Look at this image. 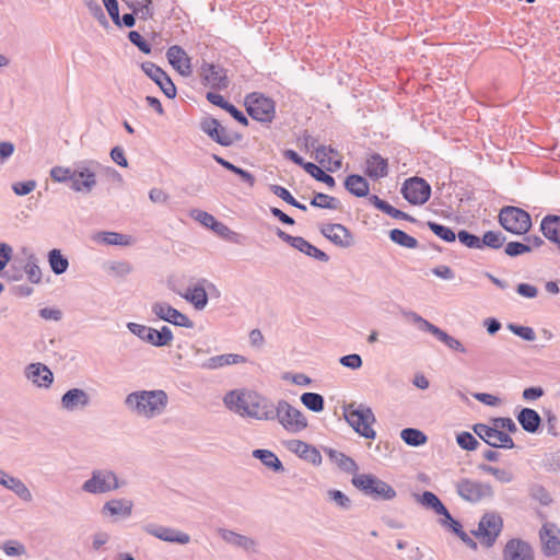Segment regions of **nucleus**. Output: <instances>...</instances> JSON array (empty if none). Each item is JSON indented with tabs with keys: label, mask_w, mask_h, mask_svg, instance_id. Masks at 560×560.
Here are the masks:
<instances>
[{
	"label": "nucleus",
	"mask_w": 560,
	"mask_h": 560,
	"mask_svg": "<svg viewBox=\"0 0 560 560\" xmlns=\"http://www.w3.org/2000/svg\"><path fill=\"white\" fill-rule=\"evenodd\" d=\"M404 315L407 319H409L413 324H416L420 330L428 331V332L432 334L435 338H438L440 336V334L442 332L441 328L433 325L429 320L424 319L416 312L409 311V312L404 313Z\"/></svg>",
	"instance_id": "nucleus-42"
},
{
	"label": "nucleus",
	"mask_w": 560,
	"mask_h": 560,
	"mask_svg": "<svg viewBox=\"0 0 560 560\" xmlns=\"http://www.w3.org/2000/svg\"><path fill=\"white\" fill-rule=\"evenodd\" d=\"M247 114L257 121L269 124L276 114L275 101L261 93L253 92L245 97Z\"/></svg>",
	"instance_id": "nucleus-8"
},
{
	"label": "nucleus",
	"mask_w": 560,
	"mask_h": 560,
	"mask_svg": "<svg viewBox=\"0 0 560 560\" xmlns=\"http://www.w3.org/2000/svg\"><path fill=\"white\" fill-rule=\"evenodd\" d=\"M223 402L228 409L242 417L267 421L273 420V402L257 392L246 389L230 390L224 395Z\"/></svg>",
	"instance_id": "nucleus-1"
},
{
	"label": "nucleus",
	"mask_w": 560,
	"mask_h": 560,
	"mask_svg": "<svg viewBox=\"0 0 560 560\" xmlns=\"http://www.w3.org/2000/svg\"><path fill=\"white\" fill-rule=\"evenodd\" d=\"M152 313L162 320L175 326L192 328L194 322L185 314L174 308L166 302H155L152 304Z\"/></svg>",
	"instance_id": "nucleus-18"
},
{
	"label": "nucleus",
	"mask_w": 560,
	"mask_h": 560,
	"mask_svg": "<svg viewBox=\"0 0 560 560\" xmlns=\"http://www.w3.org/2000/svg\"><path fill=\"white\" fill-rule=\"evenodd\" d=\"M504 252L510 257H516L523 254H527L532 252V246L529 244L521 243V242H509L505 245Z\"/></svg>",
	"instance_id": "nucleus-57"
},
{
	"label": "nucleus",
	"mask_w": 560,
	"mask_h": 560,
	"mask_svg": "<svg viewBox=\"0 0 560 560\" xmlns=\"http://www.w3.org/2000/svg\"><path fill=\"white\" fill-rule=\"evenodd\" d=\"M220 536L225 542L245 551H252L256 546L255 540L250 537L237 534L230 529H220Z\"/></svg>",
	"instance_id": "nucleus-33"
},
{
	"label": "nucleus",
	"mask_w": 560,
	"mask_h": 560,
	"mask_svg": "<svg viewBox=\"0 0 560 560\" xmlns=\"http://www.w3.org/2000/svg\"><path fill=\"white\" fill-rule=\"evenodd\" d=\"M304 170L311 175L313 176L316 180L318 182H322L324 184H326L329 188H334L335 185H336V180L335 178L325 173L320 167H318L316 164L312 163V162H307L305 165H304Z\"/></svg>",
	"instance_id": "nucleus-47"
},
{
	"label": "nucleus",
	"mask_w": 560,
	"mask_h": 560,
	"mask_svg": "<svg viewBox=\"0 0 560 560\" xmlns=\"http://www.w3.org/2000/svg\"><path fill=\"white\" fill-rule=\"evenodd\" d=\"M456 441L457 444L466 451H475L479 445V442L476 440V438L466 431L457 434Z\"/></svg>",
	"instance_id": "nucleus-59"
},
{
	"label": "nucleus",
	"mask_w": 560,
	"mask_h": 560,
	"mask_svg": "<svg viewBox=\"0 0 560 560\" xmlns=\"http://www.w3.org/2000/svg\"><path fill=\"white\" fill-rule=\"evenodd\" d=\"M93 240L106 245H130V236L117 232H98Z\"/></svg>",
	"instance_id": "nucleus-39"
},
{
	"label": "nucleus",
	"mask_w": 560,
	"mask_h": 560,
	"mask_svg": "<svg viewBox=\"0 0 560 560\" xmlns=\"http://www.w3.org/2000/svg\"><path fill=\"white\" fill-rule=\"evenodd\" d=\"M400 438L410 446H420L425 444L428 441L427 435L422 431L413 428H406L401 430Z\"/></svg>",
	"instance_id": "nucleus-44"
},
{
	"label": "nucleus",
	"mask_w": 560,
	"mask_h": 560,
	"mask_svg": "<svg viewBox=\"0 0 560 560\" xmlns=\"http://www.w3.org/2000/svg\"><path fill=\"white\" fill-rule=\"evenodd\" d=\"M506 237L500 231H488L480 237L481 249L489 247L492 249H499L503 246Z\"/></svg>",
	"instance_id": "nucleus-45"
},
{
	"label": "nucleus",
	"mask_w": 560,
	"mask_h": 560,
	"mask_svg": "<svg viewBox=\"0 0 560 560\" xmlns=\"http://www.w3.org/2000/svg\"><path fill=\"white\" fill-rule=\"evenodd\" d=\"M401 194L408 202L423 205L430 198L431 186L421 177H411L404 183Z\"/></svg>",
	"instance_id": "nucleus-15"
},
{
	"label": "nucleus",
	"mask_w": 560,
	"mask_h": 560,
	"mask_svg": "<svg viewBox=\"0 0 560 560\" xmlns=\"http://www.w3.org/2000/svg\"><path fill=\"white\" fill-rule=\"evenodd\" d=\"M48 262L55 275H62L69 268L68 258L65 257L57 248H54L48 253Z\"/></svg>",
	"instance_id": "nucleus-41"
},
{
	"label": "nucleus",
	"mask_w": 560,
	"mask_h": 560,
	"mask_svg": "<svg viewBox=\"0 0 560 560\" xmlns=\"http://www.w3.org/2000/svg\"><path fill=\"white\" fill-rule=\"evenodd\" d=\"M206 287L214 288L207 279H199L192 287H189L185 293L177 292L187 302L194 305L196 310H203L208 304V294Z\"/></svg>",
	"instance_id": "nucleus-22"
},
{
	"label": "nucleus",
	"mask_w": 560,
	"mask_h": 560,
	"mask_svg": "<svg viewBox=\"0 0 560 560\" xmlns=\"http://www.w3.org/2000/svg\"><path fill=\"white\" fill-rule=\"evenodd\" d=\"M541 551L551 557L560 553V528L555 523L546 522L539 530Z\"/></svg>",
	"instance_id": "nucleus-20"
},
{
	"label": "nucleus",
	"mask_w": 560,
	"mask_h": 560,
	"mask_svg": "<svg viewBox=\"0 0 560 560\" xmlns=\"http://www.w3.org/2000/svg\"><path fill=\"white\" fill-rule=\"evenodd\" d=\"M347 423L361 436L374 440L376 436L372 424L376 421L372 409L364 404L350 402L342 407Z\"/></svg>",
	"instance_id": "nucleus-3"
},
{
	"label": "nucleus",
	"mask_w": 560,
	"mask_h": 560,
	"mask_svg": "<svg viewBox=\"0 0 560 560\" xmlns=\"http://www.w3.org/2000/svg\"><path fill=\"white\" fill-rule=\"evenodd\" d=\"M334 155H338V151L330 145L318 144L315 148V158L319 163H323L325 160L331 162Z\"/></svg>",
	"instance_id": "nucleus-62"
},
{
	"label": "nucleus",
	"mask_w": 560,
	"mask_h": 560,
	"mask_svg": "<svg viewBox=\"0 0 560 560\" xmlns=\"http://www.w3.org/2000/svg\"><path fill=\"white\" fill-rule=\"evenodd\" d=\"M1 548L10 557H19L26 553L24 545L18 540H7L2 544Z\"/></svg>",
	"instance_id": "nucleus-58"
},
{
	"label": "nucleus",
	"mask_w": 560,
	"mask_h": 560,
	"mask_svg": "<svg viewBox=\"0 0 560 560\" xmlns=\"http://www.w3.org/2000/svg\"><path fill=\"white\" fill-rule=\"evenodd\" d=\"M544 236L555 244H560V215L548 214L540 223Z\"/></svg>",
	"instance_id": "nucleus-31"
},
{
	"label": "nucleus",
	"mask_w": 560,
	"mask_h": 560,
	"mask_svg": "<svg viewBox=\"0 0 560 560\" xmlns=\"http://www.w3.org/2000/svg\"><path fill=\"white\" fill-rule=\"evenodd\" d=\"M438 339L440 341H442L443 343H445L450 349H452L454 351H457V352H460V353H466L467 352L466 348L463 346V343L458 339H456L453 336L448 335L444 330H442V332L440 334Z\"/></svg>",
	"instance_id": "nucleus-61"
},
{
	"label": "nucleus",
	"mask_w": 560,
	"mask_h": 560,
	"mask_svg": "<svg viewBox=\"0 0 560 560\" xmlns=\"http://www.w3.org/2000/svg\"><path fill=\"white\" fill-rule=\"evenodd\" d=\"M25 272L27 279L32 283H39L42 280V270L37 264V258L34 254H30L27 262L25 265Z\"/></svg>",
	"instance_id": "nucleus-50"
},
{
	"label": "nucleus",
	"mask_w": 560,
	"mask_h": 560,
	"mask_svg": "<svg viewBox=\"0 0 560 560\" xmlns=\"http://www.w3.org/2000/svg\"><path fill=\"white\" fill-rule=\"evenodd\" d=\"M133 503L128 499H113L107 501L103 508V514L112 516L129 517L132 513Z\"/></svg>",
	"instance_id": "nucleus-30"
},
{
	"label": "nucleus",
	"mask_w": 560,
	"mask_h": 560,
	"mask_svg": "<svg viewBox=\"0 0 560 560\" xmlns=\"http://www.w3.org/2000/svg\"><path fill=\"white\" fill-rule=\"evenodd\" d=\"M4 488L14 492L24 502H31L33 495L26 485L19 478L9 475Z\"/></svg>",
	"instance_id": "nucleus-38"
},
{
	"label": "nucleus",
	"mask_w": 560,
	"mask_h": 560,
	"mask_svg": "<svg viewBox=\"0 0 560 560\" xmlns=\"http://www.w3.org/2000/svg\"><path fill=\"white\" fill-rule=\"evenodd\" d=\"M389 238L394 243L400 245L405 248H416L418 246V241L413 237L407 234L405 231L399 229H393L389 232Z\"/></svg>",
	"instance_id": "nucleus-48"
},
{
	"label": "nucleus",
	"mask_w": 560,
	"mask_h": 560,
	"mask_svg": "<svg viewBox=\"0 0 560 560\" xmlns=\"http://www.w3.org/2000/svg\"><path fill=\"white\" fill-rule=\"evenodd\" d=\"M427 224H428L429 229L441 240L448 242V243L454 242L456 240L455 232L452 229H450L448 226L439 224L433 221H429Z\"/></svg>",
	"instance_id": "nucleus-51"
},
{
	"label": "nucleus",
	"mask_w": 560,
	"mask_h": 560,
	"mask_svg": "<svg viewBox=\"0 0 560 560\" xmlns=\"http://www.w3.org/2000/svg\"><path fill=\"white\" fill-rule=\"evenodd\" d=\"M516 419L524 431L528 433H536L541 424V418L539 413L532 408H523Z\"/></svg>",
	"instance_id": "nucleus-32"
},
{
	"label": "nucleus",
	"mask_w": 560,
	"mask_h": 560,
	"mask_svg": "<svg viewBox=\"0 0 560 560\" xmlns=\"http://www.w3.org/2000/svg\"><path fill=\"white\" fill-rule=\"evenodd\" d=\"M200 129L211 140L222 147H230L241 139V135L229 131L219 122L218 119L210 116L202 118L200 121Z\"/></svg>",
	"instance_id": "nucleus-13"
},
{
	"label": "nucleus",
	"mask_w": 560,
	"mask_h": 560,
	"mask_svg": "<svg viewBox=\"0 0 560 560\" xmlns=\"http://www.w3.org/2000/svg\"><path fill=\"white\" fill-rule=\"evenodd\" d=\"M201 82L214 90H225L230 85L226 70L214 63L203 61L200 66Z\"/></svg>",
	"instance_id": "nucleus-16"
},
{
	"label": "nucleus",
	"mask_w": 560,
	"mask_h": 560,
	"mask_svg": "<svg viewBox=\"0 0 560 560\" xmlns=\"http://www.w3.org/2000/svg\"><path fill=\"white\" fill-rule=\"evenodd\" d=\"M107 270L117 277H125L132 271V267L128 261H113Z\"/></svg>",
	"instance_id": "nucleus-63"
},
{
	"label": "nucleus",
	"mask_w": 560,
	"mask_h": 560,
	"mask_svg": "<svg viewBox=\"0 0 560 560\" xmlns=\"http://www.w3.org/2000/svg\"><path fill=\"white\" fill-rule=\"evenodd\" d=\"M218 236L222 237L225 241L232 242V243H240V235L232 231L226 224L217 221L215 224L211 229Z\"/></svg>",
	"instance_id": "nucleus-53"
},
{
	"label": "nucleus",
	"mask_w": 560,
	"mask_h": 560,
	"mask_svg": "<svg viewBox=\"0 0 560 560\" xmlns=\"http://www.w3.org/2000/svg\"><path fill=\"white\" fill-rule=\"evenodd\" d=\"M276 419L290 433H299L307 427V420L302 411L283 399L275 406L273 420Z\"/></svg>",
	"instance_id": "nucleus-6"
},
{
	"label": "nucleus",
	"mask_w": 560,
	"mask_h": 560,
	"mask_svg": "<svg viewBox=\"0 0 560 560\" xmlns=\"http://www.w3.org/2000/svg\"><path fill=\"white\" fill-rule=\"evenodd\" d=\"M287 447L302 459L312 463L315 466H318L322 463V455L319 451L311 444L300 440H291L288 442Z\"/></svg>",
	"instance_id": "nucleus-26"
},
{
	"label": "nucleus",
	"mask_w": 560,
	"mask_h": 560,
	"mask_svg": "<svg viewBox=\"0 0 560 560\" xmlns=\"http://www.w3.org/2000/svg\"><path fill=\"white\" fill-rule=\"evenodd\" d=\"M474 432L491 447L513 448L515 446L512 438L499 430L497 427H489L485 423H476L472 427Z\"/></svg>",
	"instance_id": "nucleus-14"
},
{
	"label": "nucleus",
	"mask_w": 560,
	"mask_h": 560,
	"mask_svg": "<svg viewBox=\"0 0 560 560\" xmlns=\"http://www.w3.org/2000/svg\"><path fill=\"white\" fill-rule=\"evenodd\" d=\"M141 69L143 72L153 80L162 90V92L168 97L174 98L176 96V86L168 77V74L159 66L151 61L142 62Z\"/></svg>",
	"instance_id": "nucleus-19"
},
{
	"label": "nucleus",
	"mask_w": 560,
	"mask_h": 560,
	"mask_svg": "<svg viewBox=\"0 0 560 560\" xmlns=\"http://www.w3.org/2000/svg\"><path fill=\"white\" fill-rule=\"evenodd\" d=\"M245 362H247V359L244 355L226 353L209 358L201 364V368L205 370H218L228 365L240 364Z\"/></svg>",
	"instance_id": "nucleus-28"
},
{
	"label": "nucleus",
	"mask_w": 560,
	"mask_h": 560,
	"mask_svg": "<svg viewBox=\"0 0 560 560\" xmlns=\"http://www.w3.org/2000/svg\"><path fill=\"white\" fill-rule=\"evenodd\" d=\"M295 249L323 262H327L329 260V256L325 252L315 247L302 236L300 237Z\"/></svg>",
	"instance_id": "nucleus-43"
},
{
	"label": "nucleus",
	"mask_w": 560,
	"mask_h": 560,
	"mask_svg": "<svg viewBox=\"0 0 560 560\" xmlns=\"http://www.w3.org/2000/svg\"><path fill=\"white\" fill-rule=\"evenodd\" d=\"M455 487L457 494L469 503H478L486 499H492L494 495L490 483L469 478L459 479Z\"/></svg>",
	"instance_id": "nucleus-9"
},
{
	"label": "nucleus",
	"mask_w": 560,
	"mask_h": 560,
	"mask_svg": "<svg viewBox=\"0 0 560 560\" xmlns=\"http://www.w3.org/2000/svg\"><path fill=\"white\" fill-rule=\"evenodd\" d=\"M365 174L372 179H380L388 174V163L378 153H373L366 159Z\"/></svg>",
	"instance_id": "nucleus-29"
},
{
	"label": "nucleus",
	"mask_w": 560,
	"mask_h": 560,
	"mask_svg": "<svg viewBox=\"0 0 560 560\" xmlns=\"http://www.w3.org/2000/svg\"><path fill=\"white\" fill-rule=\"evenodd\" d=\"M253 456L259 459L266 467L273 471H282L283 465L275 453L268 450H255Z\"/></svg>",
	"instance_id": "nucleus-40"
},
{
	"label": "nucleus",
	"mask_w": 560,
	"mask_h": 560,
	"mask_svg": "<svg viewBox=\"0 0 560 560\" xmlns=\"http://www.w3.org/2000/svg\"><path fill=\"white\" fill-rule=\"evenodd\" d=\"M311 206L324 209L337 210L340 207L339 199L326 195L324 192H316L314 198L311 200Z\"/></svg>",
	"instance_id": "nucleus-49"
},
{
	"label": "nucleus",
	"mask_w": 560,
	"mask_h": 560,
	"mask_svg": "<svg viewBox=\"0 0 560 560\" xmlns=\"http://www.w3.org/2000/svg\"><path fill=\"white\" fill-rule=\"evenodd\" d=\"M325 454L334 462L341 470L346 472H355L358 470L357 463L346 454L334 450L331 447L324 448Z\"/></svg>",
	"instance_id": "nucleus-34"
},
{
	"label": "nucleus",
	"mask_w": 560,
	"mask_h": 560,
	"mask_svg": "<svg viewBox=\"0 0 560 560\" xmlns=\"http://www.w3.org/2000/svg\"><path fill=\"white\" fill-rule=\"evenodd\" d=\"M74 175H75L74 167L69 168V167H63V166H54L50 170V177L54 182H57V183L71 182V184H72Z\"/></svg>",
	"instance_id": "nucleus-52"
},
{
	"label": "nucleus",
	"mask_w": 560,
	"mask_h": 560,
	"mask_svg": "<svg viewBox=\"0 0 560 560\" xmlns=\"http://www.w3.org/2000/svg\"><path fill=\"white\" fill-rule=\"evenodd\" d=\"M127 4L141 20L145 21L154 15L153 0H127Z\"/></svg>",
	"instance_id": "nucleus-36"
},
{
	"label": "nucleus",
	"mask_w": 560,
	"mask_h": 560,
	"mask_svg": "<svg viewBox=\"0 0 560 560\" xmlns=\"http://www.w3.org/2000/svg\"><path fill=\"white\" fill-rule=\"evenodd\" d=\"M128 39L136 46L140 51L143 54H150L151 52V46L150 44L143 39L141 34L137 31H130L128 33Z\"/></svg>",
	"instance_id": "nucleus-64"
},
{
	"label": "nucleus",
	"mask_w": 560,
	"mask_h": 560,
	"mask_svg": "<svg viewBox=\"0 0 560 560\" xmlns=\"http://www.w3.org/2000/svg\"><path fill=\"white\" fill-rule=\"evenodd\" d=\"M345 188L355 197H366L370 190L368 180L358 174H351L346 177Z\"/></svg>",
	"instance_id": "nucleus-35"
},
{
	"label": "nucleus",
	"mask_w": 560,
	"mask_h": 560,
	"mask_svg": "<svg viewBox=\"0 0 560 560\" xmlns=\"http://www.w3.org/2000/svg\"><path fill=\"white\" fill-rule=\"evenodd\" d=\"M302 404L311 411L320 412L325 408V400L320 394L304 393L301 396Z\"/></svg>",
	"instance_id": "nucleus-46"
},
{
	"label": "nucleus",
	"mask_w": 560,
	"mask_h": 560,
	"mask_svg": "<svg viewBox=\"0 0 560 560\" xmlns=\"http://www.w3.org/2000/svg\"><path fill=\"white\" fill-rule=\"evenodd\" d=\"M60 404L65 410L73 411L78 408L88 407L90 405V396L81 388H71L62 395Z\"/></svg>",
	"instance_id": "nucleus-27"
},
{
	"label": "nucleus",
	"mask_w": 560,
	"mask_h": 560,
	"mask_svg": "<svg viewBox=\"0 0 560 560\" xmlns=\"http://www.w3.org/2000/svg\"><path fill=\"white\" fill-rule=\"evenodd\" d=\"M127 328L142 341L155 347L168 346L174 338L171 328L167 326L156 330L142 324L128 323Z\"/></svg>",
	"instance_id": "nucleus-10"
},
{
	"label": "nucleus",
	"mask_w": 560,
	"mask_h": 560,
	"mask_svg": "<svg viewBox=\"0 0 560 560\" xmlns=\"http://www.w3.org/2000/svg\"><path fill=\"white\" fill-rule=\"evenodd\" d=\"M529 495L537 500L542 505H549L552 502V498L548 490L538 483L532 485L529 488Z\"/></svg>",
	"instance_id": "nucleus-54"
},
{
	"label": "nucleus",
	"mask_w": 560,
	"mask_h": 560,
	"mask_svg": "<svg viewBox=\"0 0 560 560\" xmlns=\"http://www.w3.org/2000/svg\"><path fill=\"white\" fill-rule=\"evenodd\" d=\"M328 499L336 503L339 508L348 510L351 506V500L340 490H329L327 492Z\"/></svg>",
	"instance_id": "nucleus-60"
},
{
	"label": "nucleus",
	"mask_w": 560,
	"mask_h": 560,
	"mask_svg": "<svg viewBox=\"0 0 560 560\" xmlns=\"http://www.w3.org/2000/svg\"><path fill=\"white\" fill-rule=\"evenodd\" d=\"M122 486L117 475L109 469H94L91 477L82 485V491L90 494H103L115 491Z\"/></svg>",
	"instance_id": "nucleus-7"
},
{
	"label": "nucleus",
	"mask_w": 560,
	"mask_h": 560,
	"mask_svg": "<svg viewBox=\"0 0 560 560\" xmlns=\"http://www.w3.org/2000/svg\"><path fill=\"white\" fill-rule=\"evenodd\" d=\"M97 163L94 161H82L74 164V178L70 185L71 189L77 192H91L96 185L95 167Z\"/></svg>",
	"instance_id": "nucleus-12"
},
{
	"label": "nucleus",
	"mask_w": 560,
	"mask_h": 560,
	"mask_svg": "<svg viewBox=\"0 0 560 560\" xmlns=\"http://www.w3.org/2000/svg\"><path fill=\"white\" fill-rule=\"evenodd\" d=\"M25 377L37 387L49 388L54 382V374L44 363H31L24 370Z\"/></svg>",
	"instance_id": "nucleus-23"
},
{
	"label": "nucleus",
	"mask_w": 560,
	"mask_h": 560,
	"mask_svg": "<svg viewBox=\"0 0 560 560\" xmlns=\"http://www.w3.org/2000/svg\"><path fill=\"white\" fill-rule=\"evenodd\" d=\"M166 57L171 66L183 77L192 74L191 60L187 52L178 45L171 46L166 51Z\"/></svg>",
	"instance_id": "nucleus-24"
},
{
	"label": "nucleus",
	"mask_w": 560,
	"mask_h": 560,
	"mask_svg": "<svg viewBox=\"0 0 560 560\" xmlns=\"http://www.w3.org/2000/svg\"><path fill=\"white\" fill-rule=\"evenodd\" d=\"M142 530L165 542L187 545L190 542V536L182 530L173 527L149 523L142 526Z\"/></svg>",
	"instance_id": "nucleus-17"
},
{
	"label": "nucleus",
	"mask_w": 560,
	"mask_h": 560,
	"mask_svg": "<svg viewBox=\"0 0 560 560\" xmlns=\"http://www.w3.org/2000/svg\"><path fill=\"white\" fill-rule=\"evenodd\" d=\"M502 527V517L494 512H489L481 517L478 529L474 532V535L482 545L491 547L501 533Z\"/></svg>",
	"instance_id": "nucleus-11"
},
{
	"label": "nucleus",
	"mask_w": 560,
	"mask_h": 560,
	"mask_svg": "<svg viewBox=\"0 0 560 560\" xmlns=\"http://www.w3.org/2000/svg\"><path fill=\"white\" fill-rule=\"evenodd\" d=\"M456 237H458V241L468 248L481 249L480 237L466 230H460L456 234Z\"/></svg>",
	"instance_id": "nucleus-56"
},
{
	"label": "nucleus",
	"mask_w": 560,
	"mask_h": 560,
	"mask_svg": "<svg viewBox=\"0 0 560 560\" xmlns=\"http://www.w3.org/2000/svg\"><path fill=\"white\" fill-rule=\"evenodd\" d=\"M352 485L365 495L376 500H392L396 497L392 486L371 474L355 475L352 478Z\"/></svg>",
	"instance_id": "nucleus-4"
},
{
	"label": "nucleus",
	"mask_w": 560,
	"mask_h": 560,
	"mask_svg": "<svg viewBox=\"0 0 560 560\" xmlns=\"http://www.w3.org/2000/svg\"><path fill=\"white\" fill-rule=\"evenodd\" d=\"M168 404V396L163 389L137 390L125 398L126 407L135 415L152 419L161 416Z\"/></svg>",
	"instance_id": "nucleus-2"
},
{
	"label": "nucleus",
	"mask_w": 560,
	"mask_h": 560,
	"mask_svg": "<svg viewBox=\"0 0 560 560\" xmlns=\"http://www.w3.org/2000/svg\"><path fill=\"white\" fill-rule=\"evenodd\" d=\"M504 560H535L532 546L522 539H511L503 551Z\"/></svg>",
	"instance_id": "nucleus-25"
},
{
	"label": "nucleus",
	"mask_w": 560,
	"mask_h": 560,
	"mask_svg": "<svg viewBox=\"0 0 560 560\" xmlns=\"http://www.w3.org/2000/svg\"><path fill=\"white\" fill-rule=\"evenodd\" d=\"M506 328L523 340L533 341L536 338L534 329L529 326H521L514 323H509Z\"/></svg>",
	"instance_id": "nucleus-55"
},
{
	"label": "nucleus",
	"mask_w": 560,
	"mask_h": 560,
	"mask_svg": "<svg viewBox=\"0 0 560 560\" xmlns=\"http://www.w3.org/2000/svg\"><path fill=\"white\" fill-rule=\"evenodd\" d=\"M499 222L504 230L516 235H524L532 228L529 213L513 206H506L500 210Z\"/></svg>",
	"instance_id": "nucleus-5"
},
{
	"label": "nucleus",
	"mask_w": 560,
	"mask_h": 560,
	"mask_svg": "<svg viewBox=\"0 0 560 560\" xmlns=\"http://www.w3.org/2000/svg\"><path fill=\"white\" fill-rule=\"evenodd\" d=\"M418 502L428 509H432L436 514L448 516V511L441 500L431 491H424L421 495H417Z\"/></svg>",
	"instance_id": "nucleus-37"
},
{
	"label": "nucleus",
	"mask_w": 560,
	"mask_h": 560,
	"mask_svg": "<svg viewBox=\"0 0 560 560\" xmlns=\"http://www.w3.org/2000/svg\"><path fill=\"white\" fill-rule=\"evenodd\" d=\"M319 230L326 238L338 247L349 248L354 243V238L350 230L340 223L322 224Z\"/></svg>",
	"instance_id": "nucleus-21"
}]
</instances>
